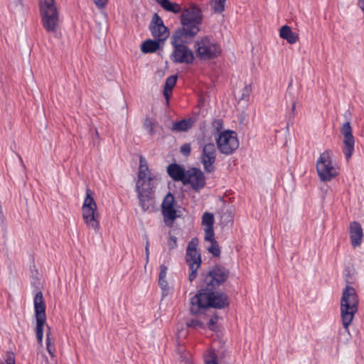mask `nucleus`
<instances>
[{"mask_svg":"<svg viewBox=\"0 0 364 364\" xmlns=\"http://www.w3.org/2000/svg\"><path fill=\"white\" fill-rule=\"evenodd\" d=\"M39 15L43 28L55 33L60 25V8L56 0H38Z\"/></svg>","mask_w":364,"mask_h":364,"instance_id":"obj_1","label":"nucleus"},{"mask_svg":"<svg viewBox=\"0 0 364 364\" xmlns=\"http://www.w3.org/2000/svg\"><path fill=\"white\" fill-rule=\"evenodd\" d=\"M225 301L226 296L224 294L200 291L190 299V311L194 315L203 314L210 307H223Z\"/></svg>","mask_w":364,"mask_h":364,"instance_id":"obj_2","label":"nucleus"},{"mask_svg":"<svg viewBox=\"0 0 364 364\" xmlns=\"http://www.w3.org/2000/svg\"><path fill=\"white\" fill-rule=\"evenodd\" d=\"M358 304L359 299L355 289L353 287L347 285L343 290L340 310L343 328L348 332L349 326L358 311Z\"/></svg>","mask_w":364,"mask_h":364,"instance_id":"obj_3","label":"nucleus"},{"mask_svg":"<svg viewBox=\"0 0 364 364\" xmlns=\"http://www.w3.org/2000/svg\"><path fill=\"white\" fill-rule=\"evenodd\" d=\"M202 20L201 9L198 5L192 4L183 11L181 19L183 27L176 31H181L183 36L193 37L199 32Z\"/></svg>","mask_w":364,"mask_h":364,"instance_id":"obj_4","label":"nucleus"},{"mask_svg":"<svg viewBox=\"0 0 364 364\" xmlns=\"http://www.w3.org/2000/svg\"><path fill=\"white\" fill-rule=\"evenodd\" d=\"M136 181V192L138 195H149L154 191L160 181L157 175L152 176L148 164L144 157H139V166Z\"/></svg>","mask_w":364,"mask_h":364,"instance_id":"obj_5","label":"nucleus"},{"mask_svg":"<svg viewBox=\"0 0 364 364\" xmlns=\"http://www.w3.org/2000/svg\"><path fill=\"white\" fill-rule=\"evenodd\" d=\"M183 37L181 31H176L171 36L173 50L170 55V60L176 64H191L195 59L194 53L183 43Z\"/></svg>","mask_w":364,"mask_h":364,"instance_id":"obj_6","label":"nucleus"},{"mask_svg":"<svg viewBox=\"0 0 364 364\" xmlns=\"http://www.w3.org/2000/svg\"><path fill=\"white\" fill-rule=\"evenodd\" d=\"M82 217L88 228L93 229L95 232H99L100 214L94 198V193L90 188L86 189L85 197L82 205Z\"/></svg>","mask_w":364,"mask_h":364,"instance_id":"obj_7","label":"nucleus"},{"mask_svg":"<svg viewBox=\"0 0 364 364\" xmlns=\"http://www.w3.org/2000/svg\"><path fill=\"white\" fill-rule=\"evenodd\" d=\"M332 158V151L326 150L320 154L316 161V168L321 181H330L339 174V167L333 162Z\"/></svg>","mask_w":364,"mask_h":364,"instance_id":"obj_8","label":"nucleus"},{"mask_svg":"<svg viewBox=\"0 0 364 364\" xmlns=\"http://www.w3.org/2000/svg\"><path fill=\"white\" fill-rule=\"evenodd\" d=\"M34 315L36 319L35 333L38 343L43 344L44 328L46 322V304L43 294L38 292L33 299Z\"/></svg>","mask_w":364,"mask_h":364,"instance_id":"obj_9","label":"nucleus"},{"mask_svg":"<svg viewBox=\"0 0 364 364\" xmlns=\"http://www.w3.org/2000/svg\"><path fill=\"white\" fill-rule=\"evenodd\" d=\"M161 212L165 224L171 227L174 221L182 215L180 207L177 205L173 196L168 193L161 204Z\"/></svg>","mask_w":364,"mask_h":364,"instance_id":"obj_10","label":"nucleus"},{"mask_svg":"<svg viewBox=\"0 0 364 364\" xmlns=\"http://www.w3.org/2000/svg\"><path fill=\"white\" fill-rule=\"evenodd\" d=\"M194 48L196 55L201 60L215 58L219 55L221 52L220 47L207 37L197 40L195 43Z\"/></svg>","mask_w":364,"mask_h":364,"instance_id":"obj_11","label":"nucleus"},{"mask_svg":"<svg viewBox=\"0 0 364 364\" xmlns=\"http://www.w3.org/2000/svg\"><path fill=\"white\" fill-rule=\"evenodd\" d=\"M341 133L343 136L342 151L348 161L353 154L355 146V139L353 135L352 127L349 122H346L342 125Z\"/></svg>","mask_w":364,"mask_h":364,"instance_id":"obj_12","label":"nucleus"},{"mask_svg":"<svg viewBox=\"0 0 364 364\" xmlns=\"http://www.w3.org/2000/svg\"><path fill=\"white\" fill-rule=\"evenodd\" d=\"M227 279L225 271L218 267L212 269L203 279V287L207 291H212L222 284Z\"/></svg>","mask_w":364,"mask_h":364,"instance_id":"obj_13","label":"nucleus"},{"mask_svg":"<svg viewBox=\"0 0 364 364\" xmlns=\"http://www.w3.org/2000/svg\"><path fill=\"white\" fill-rule=\"evenodd\" d=\"M183 183L184 185H190L193 190L198 191L205 186V178L200 170L191 168L186 171Z\"/></svg>","mask_w":364,"mask_h":364,"instance_id":"obj_14","label":"nucleus"},{"mask_svg":"<svg viewBox=\"0 0 364 364\" xmlns=\"http://www.w3.org/2000/svg\"><path fill=\"white\" fill-rule=\"evenodd\" d=\"M198 240L192 239L188 244L186 261L189 267L199 268L201 265L200 253L198 250Z\"/></svg>","mask_w":364,"mask_h":364,"instance_id":"obj_15","label":"nucleus"},{"mask_svg":"<svg viewBox=\"0 0 364 364\" xmlns=\"http://www.w3.org/2000/svg\"><path fill=\"white\" fill-rule=\"evenodd\" d=\"M149 29L152 36L155 38L159 39V41L164 42L168 37V28L165 26L162 19L157 14L153 16L149 25Z\"/></svg>","mask_w":364,"mask_h":364,"instance_id":"obj_16","label":"nucleus"},{"mask_svg":"<svg viewBox=\"0 0 364 364\" xmlns=\"http://www.w3.org/2000/svg\"><path fill=\"white\" fill-rule=\"evenodd\" d=\"M215 159V149L213 144H207L203 149L201 161L207 171L210 172L213 169V164Z\"/></svg>","mask_w":364,"mask_h":364,"instance_id":"obj_17","label":"nucleus"},{"mask_svg":"<svg viewBox=\"0 0 364 364\" xmlns=\"http://www.w3.org/2000/svg\"><path fill=\"white\" fill-rule=\"evenodd\" d=\"M349 235L353 247H359L363 241V231L361 225L358 222L353 221L350 223Z\"/></svg>","mask_w":364,"mask_h":364,"instance_id":"obj_18","label":"nucleus"},{"mask_svg":"<svg viewBox=\"0 0 364 364\" xmlns=\"http://www.w3.org/2000/svg\"><path fill=\"white\" fill-rule=\"evenodd\" d=\"M214 216L210 213H205L202 217V225L205 232L204 240H210L214 235L213 230Z\"/></svg>","mask_w":364,"mask_h":364,"instance_id":"obj_19","label":"nucleus"},{"mask_svg":"<svg viewBox=\"0 0 364 364\" xmlns=\"http://www.w3.org/2000/svg\"><path fill=\"white\" fill-rule=\"evenodd\" d=\"M252 92V86L251 84L245 85L243 87L233 90V95L237 102H244L248 103L250 95Z\"/></svg>","mask_w":364,"mask_h":364,"instance_id":"obj_20","label":"nucleus"},{"mask_svg":"<svg viewBox=\"0 0 364 364\" xmlns=\"http://www.w3.org/2000/svg\"><path fill=\"white\" fill-rule=\"evenodd\" d=\"M167 172L174 181L183 183L186 172L180 165L176 164H170L167 168Z\"/></svg>","mask_w":364,"mask_h":364,"instance_id":"obj_21","label":"nucleus"},{"mask_svg":"<svg viewBox=\"0 0 364 364\" xmlns=\"http://www.w3.org/2000/svg\"><path fill=\"white\" fill-rule=\"evenodd\" d=\"M279 36L290 44L296 43L299 39V34L293 32L291 27L287 25H284L280 28Z\"/></svg>","mask_w":364,"mask_h":364,"instance_id":"obj_22","label":"nucleus"},{"mask_svg":"<svg viewBox=\"0 0 364 364\" xmlns=\"http://www.w3.org/2000/svg\"><path fill=\"white\" fill-rule=\"evenodd\" d=\"M161 43L163 41H159V39L146 40L141 44V49L144 53H154L159 49Z\"/></svg>","mask_w":364,"mask_h":364,"instance_id":"obj_23","label":"nucleus"},{"mask_svg":"<svg viewBox=\"0 0 364 364\" xmlns=\"http://www.w3.org/2000/svg\"><path fill=\"white\" fill-rule=\"evenodd\" d=\"M177 78V75H171L166 80L163 94L166 100L167 104L168 103L169 99L171 96L172 90L176 85Z\"/></svg>","mask_w":364,"mask_h":364,"instance_id":"obj_24","label":"nucleus"},{"mask_svg":"<svg viewBox=\"0 0 364 364\" xmlns=\"http://www.w3.org/2000/svg\"><path fill=\"white\" fill-rule=\"evenodd\" d=\"M168 267L164 264L160 265V272L159 274V284L163 291H167L168 284L166 279Z\"/></svg>","mask_w":364,"mask_h":364,"instance_id":"obj_25","label":"nucleus"},{"mask_svg":"<svg viewBox=\"0 0 364 364\" xmlns=\"http://www.w3.org/2000/svg\"><path fill=\"white\" fill-rule=\"evenodd\" d=\"M156 2L165 10L178 14L181 11V7L178 4L172 3L169 0H156Z\"/></svg>","mask_w":364,"mask_h":364,"instance_id":"obj_26","label":"nucleus"},{"mask_svg":"<svg viewBox=\"0 0 364 364\" xmlns=\"http://www.w3.org/2000/svg\"><path fill=\"white\" fill-rule=\"evenodd\" d=\"M193 121L191 119H183L173 123L171 129L174 132H186L191 129Z\"/></svg>","mask_w":364,"mask_h":364,"instance_id":"obj_27","label":"nucleus"},{"mask_svg":"<svg viewBox=\"0 0 364 364\" xmlns=\"http://www.w3.org/2000/svg\"><path fill=\"white\" fill-rule=\"evenodd\" d=\"M218 149L223 154H228V131L222 132L217 137Z\"/></svg>","mask_w":364,"mask_h":364,"instance_id":"obj_28","label":"nucleus"},{"mask_svg":"<svg viewBox=\"0 0 364 364\" xmlns=\"http://www.w3.org/2000/svg\"><path fill=\"white\" fill-rule=\"evenodd\" d=\"M240 145L237 134L235 131L229 129V154L238 149Z\"/></svg>","mask_w":364,"mask_h":364,"instance_id":"obj_29","label":"nucleus"},{"mask_svg":"<svg viewBox=\"0 0 364 364\" xmlns=\"http://www.w3.org/2000/svg\"><path fill=\"white\" fill-rule=\"evenodd\" d=\"M208 245L206 247L208 251L214 256H218L220 255V248L215 240V234L213 235V238L210 240H205Z\"/></svg>","mask_w":364,"mask_h":364,"instance_id":"obj_30","label":"nucleus"},{"mask_svg":"<svg viewBox=\"0 0 364 364\" xmlns=\"http://www.w3.org/2000/svg\"><path fill=\"white\" fill-rule=\"evenodd\" d=\"M48 331L46 333V348H47V351L48 352L52 358H54L55 357V346H54V344H53V339H52V338L50 336L51 333H50V328L48 327Z\"/></svg>","mask_w":364,"mask_h":364,"instance_id":"obj_31","label":"nucleus"},{"mask_svg":"<svg viewBox=\"0 0 364 364\" xmlns=\"http://www.w3.org/2000/svg\"><path fill=\"white\" fill-rule=\"evenodd\" d=\"M156 126L157 122L154 119H146L144 122L145 129L151 135H154L155 134V129Z\"/></svg>","mask_w":364,"mask_h":364,"instance_id":"obj_32","label":"nucleus"},{"mask_svg":"<svg viewBox=\"0 0 364 364\" xmlns=\"http://www.w3.org/2000/svg\"><path fill=\"white\" fill-rule=\"evenodd\" d=\"M226 0H211V6L216 12H222L225 9Z\"/></svg>","mask_w":364,"mask_h":364,"instance_id":"obj_33","label":"nucleus"},{"mask_svg":"<svg viewBox=\"0 0 364 364\" xmlns=\"http://www.w3.org/2000/svg\"><path fill=\"white\" fill-rule=\"evenodd\" d=\"M138 197L139 199L140 205H141L143 210H144V211L147 210L149 208V195H142V196L138 195Z\"/></svg>","mask_w":364,"mask_h":364,"instance_id":"obj_34","label":"nucleus"},{"mask_svg":"<svg viewBox=\"0 0 364 364\" xmlns=\"http://www.w3.org/2000/svg\"><path fill=\"white\" fill-rule=\"evenodd\" d=\"M1 364H16L14 354L13 353H7Z\"/></svg>","mask_w":364,"mask_h":364,"instance_id":"obj_35","label":"nucleus"},{"mask_svg":"<svg viewBox=\"0 0 364 364\" xmlns=\"http://www.w3.org/2000/svg\"><path fill=\"white\" fill-rule=\"evenodd\" d=\"M167 245L170 250L176 248L178 246L176 237L173 235L170 236L167 241Z\"/></svg>","mask_w":364,"mask_h":364,"instance_id":"obj_36","label":"nucleus"},{"mask_svg":"<svg viewBox=\"0 0 364 364\" xmlns=\"http://www.w3.org/2000/svg\"><path fill=\"white\" fill-rule=\"evenodd\" d=\"M188 326L189 327H193L195 328H204V324L202 321L198 319H192L188 323Z\"/></svg>","mask_w":364,"mask_h":364,"instance_id":"obj_37","label":"nucleus"},{"mask_svg":"<svg viewBox=\"0 0 364 364\" xmlns=\"http://www.w3.org/2000/svg\"><path fill=\"white\" fill-rule=\"evenodd\" d=\"M191 148L190 144H185L182 145L181 147V152L184 156H188L191 153Z\"/></svg>","mask_w":364,"mask_h":364,"instance_id":"obj_38","label":"nucleus"},{"mask_svg":"<svg viewBox=\"0 0 364 364\" xmlns=\"http://www.w3.org/2000/svg\"><path fill=\"white\" fill-rule=\"evenodd\" d=\"M199 268H193V267H189L190 269V274L188 279L190 282H193L197 277V271Z\"/></svg>","mask_w":364,"mask_h":364,"instance_id":"obj_39","label":"nucleus"},{"mask_svg":"<svg viewBox=\"0 0 364 364\" xmlns=\"http://www.w3.org/2000/svg\"><path fill=\"white\" fill-rule=\"evenodd\" d=\"M95 4L97 6V8L102 9L105 8V5L107 4L108 0H92Z\"/></svg>","mask_w":364,"mask_h":364,"instance_id":"obj_40","label":"nucleus"},{"mask_svg":"<svg viewBox=\"0 0 364 364\" xmlns=\"http://www.w3.org/2000/svg\"><path fill=\"white\" fill-rule=\"evenodd\" d=\"M358 6L364 14V0H358Z\"/></svg>","mask_w":364,"mask_h":364,"instance_id":"obj_41","label":"nucleus"},{"mask_svg":"<svg viewBox=\"0 0 364 364\" xmlns=\"http://www.w3.org/2000/svg\"><path fill=\"white\" fill-rule=\"evenodd\" d=\"M215 126L217 129V130L219 132L220 129L222 128V122L220 120H218L215 122Z\"/></svg>","mask_w":364,"mask_h":364,"instance_id":"obj_42","label":"nucleus"},{"mask_svg":"<svg viewBox=\"0 0 364 364\" xmlns=\"http://www.w3.org/2000/svg\"><path fill=\"white\" fill-rule=\"evenodd\" d=\"M215 322H216V318H210L209 321V328H213Z\"/></svg>","mask_w":364,"mask_h":364,"instance_id":"obj_43","label":"nucleus"},{"mask_svg":"<svg viewBox=\"0 0 364 364\" xmlns=\"http://www.w3.org/2000/svg\"><path fill=\"white\" fill-rule=\"evenodd\" d=\"M145 255H150V251H149V242L147 241L146 242V245H145Z\"/></svg>","mask_w":364,"mask_h":364,"instance_id":"obj_44","label":"nucleus"},{"mask_svg":"<svg viewBox=\"0 0 364 364\" xmlns=\"http://www.w3.org/2000/svg\"><path fill=\"white\" fill-rule=\"evenodd\" d=\"M205 363L206 364H219L218 361L214 358L209 360H206Z\"/></svg>","mask_w":364,"mask_h":364,"instance_id":"obj_45","label":"nucleus"},{"mask_svg":"<svg viewBox=\"0 0 364 364\" xmlns=\"http://www.w3.org/2000/svg\"><path fill=\"white\" fill-rule=\"evenodd\" d=\"M145 260H146V264H148L149 261V255H146V257H145ZM146 265H145L146 267Z\"/></svg>","mask_w":364,"mask_h":364,"instance_id":"obj_46","label":"nucleus"},{"mask_svg":"<svg viewBox=\"0 0 364 364\" xmlns=\"http://www.w3.org/2000/svg\"><path fill=\"white\" fill-rule=\"evenodd\" d=\"M295 109H296V103L294 102L293 105H292V107H291L292 112H294Z\"/></svg>","mask_w":364,"mask_h":364,"instance_id":"obj_47","label":"nucleus"}]
</instances>
